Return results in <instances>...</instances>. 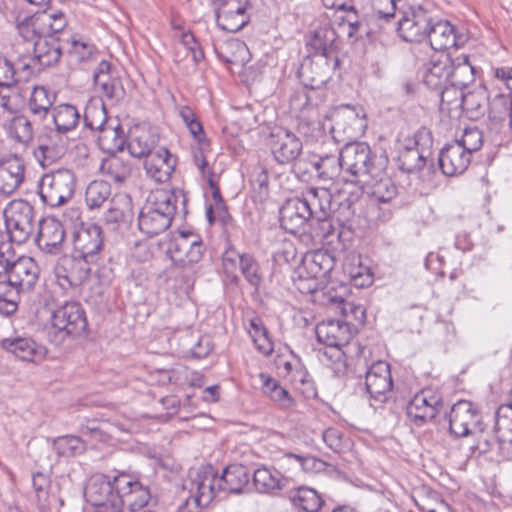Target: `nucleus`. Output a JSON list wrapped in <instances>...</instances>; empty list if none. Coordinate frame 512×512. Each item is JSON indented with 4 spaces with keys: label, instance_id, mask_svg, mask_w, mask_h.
Instances as JSON below:
<instances>
[{
    "label": "nucleus",
    "instance_id": "f257e3e1",
    "mask_svg": "<svg viewBox=\"0 0 512 512\" xmlns=\"http://www.w3.org/2000/svg\"><path fill=\"white\" fill-rule=\"evenodd\" d=\"M375 156L370 146L365 142L346 144L340 151L338 159L332 156L322 157L312 162V166L323 179H332L337 173V163L342 180L351 187L363 188L376 177L377 168L374 165Z\"/></svg>",
    "mask_w": 512,
    "mask_h": 512
},
{
    "label": "nucleus",
    "instance_id": "f03ea898",
    "mask_svg": "<svg viewBox=\"0 0 512 512\" xmlns=\"http://www.w3.org/2000/svg\"><path fill=\"white\" fill-rule=\"evenodd\" d=\"M177 195L165 189L153 192L138 216V226L148 237L156 236L171 225L176 212Z\"/></svg>",
    "mask_w": 512,
    "mask_h": 512
},
{
    "label": "nucleus",
    "instance_id": "7ed1b4c3",
    "mask_svg": "<svg viewBox=\"0 0 512 512\" xmlns=\"http://www.w3.org/2000/svg\"><path fill=\"white\" fill-rule=\"evenodd\" d=\"M53 342L61 343L68 336L83 335L88 328L86 312L79 302H66L53 311L51 315Z\"/></svg>",
    "mask_w": 512,
    "mask_h": 512
},
{
    "label": "nucleus",
    "instance_id": "20e7f679",
    "mask_svg": "<svg viewBox=\"0 0 512 512\" xmlns=\"http://www.w3.org/2000/svg\"><path fill=\"white\" fill-rule=\"evenodd\" d=\"M76 177L69 169H59L44 174L38 183L41 201L50 207L67 203L74 195Z\"/></svg>",
    "mask_w": 512,
    "mask_h": 512
},
{
    "label": "nucleus",
    "instance_id": "39448f33",
    "mask_svg": "<svg viewBox=\"0 0 512 512\" xmlns=\"http://www.w3.org/2000/svg\"><path fill=\"white\" fill-rule=\"evenodd\" d=\"M4 217L8 238L17 244L25 243L35 228L34 207L25 200H13L4 210Z\"/></svg>",
    "mask_w": 512,
    "mask_h": 512
},
{
    "label": "nucleus",
    "instance_id": "423d86ee",
    "mask_svg": "<svg viewBox=\"0 0 512 512\" xmlns=\"http://www.w3.org/2000/svg\"><path fill=\"white\" fill-rule=\"evenodd\" d=\"M398 34L406 42L422 43L426 40L432 21L431 13L421 4L407 1L399 11Z\"/></svg>",
    "mask_w": 512,
    "mask_h": 512
},
{
    "label": "nucleus",
    "instance_id": "0eeeda50",
    "mask_svg": "<svg viewBox=\"0 0 512 512\" xmlns=\"http://www.w3.org/2000/svg\"><path fill=\"white\" fill-rule=\"evenodd\" d=\"M87 501L95 507L94 512H122L123 500L114 493L109 475H99L85 489Z\"/></svg>",
    "mask_w": 512,
    "mask_h": 512
},
{
    "label": "nucleus",
    "instance_id": "6e6552de",
    "mask_svg": "<svg viewBox=\"0 0 512 512\" xmlns=\"http://www.w3.org/2000/svg\"><path fill=\"white\" fill-rule=\"evenodd\" d=\"M366 390L370 395V405L375 410L389 400L393 381L390 365L385 361L373 363L365 375Z\"/></svg>",
    "mask_w": 512,
    "mask_h": 512
},
{
    "label": "nucleus",
    "instance_id": "1a4fd4ad",
    "mask_svg": "<svg viewBox=\"0 0 512 512\" xmlns=\"http://www.w3.org/2000/svg\"><path fill=\"white\" fill-rule=\"evenodd\" d=\"M413 146H405L399 153V169L406 173L420 171L426 162V157L430 154L432 138L426 128L419 129L412 141Z\"/></svg>",
    "mask_w": 512,
    "mask_h": 512
},
{
    "label": "nucleus",
    "instance_id": "9d476101",
    "mask_svg": "<svg viewBox=\"0 0 512 512\" xmlns=\"http://www.w3.org/2000/svg\"><path fill=\"white\" fill-rule=\"evenodd\" d=\"M449 431L455 437L475 435L482 430L481 415L469 401L455 403L448 415Z\"/></svg>",
    "mask_w": 512,
    "mask_h": 512
},
{
    "label": "nucleus",
    "instance_id": "9b49d317",
    "mask_svg": "<svg viewBox=\"0 0 512 512\" xmlns=\"http://www.w3.org/2000/svg\"><path fill=\"white\" fill-rule=\"evenodd\" d=\"M442 397L431 389H423L407 404L406 414L416 426L432 421L443 408Z\"/></svg>",
    "mask_w": 512,
    "mask_h": 512
},
{
    "label": "nucleus",
    "instance_id": "f8f14e48",
    "mask_svg": "<svg viewBox=\"0 0 512 512\" xmlns=\"http://www.w3.org/2000/svg\"><path fill=\"white\" fill-rule=\"evenodd\" d=\"M73 253L86 262L95 264L103 249L102 228L97 224L82 225L73 237Z\"/></svg>",
    "mask_w": 512,
    "mask_h": 512
},
{
    "label": "nucleus",
    "instance_id": "ddd939ff",
    "mask_svg": "<svg viewBox=\"0 0 512 512\" xmlns=\"http://www.w3.org/2000/svg\"><path fill=\"white\" fill-rule=\"evenodd\" d=\"M337 66L325 55H313L298 70L302 84L308 88H322L331 78Z\"/></svg>",
    "mask_w": 512,
    "mask_h": 512
},
{
    "label": "nucleus",
    "instance_id": "4468645a",
    "mask_svg": "<svg viewBox=\"0 0 512 512\" xmlns=\"http://www.w3.org/2000/svg\"><path fill=\"white\" fill-rule=\"evenodd\" d=\"M169 252L171 258L182 265L194 264L202 258V241L192 232H181L171 242Z\"/></svg>",
    "mask_w": 512,
    "mask_h": 512
},
{
    "label": "nucleus",
    "instance_id": "2eb2a0df",
    "mask_svg": "<svg viewBox=\"0 0 512 512\" xmlns=\"http://www.w3.org/2000/svg\"><path fill=\"white\" fill-rule=\"evenodd\" d=\"M91 263L73 253L72 256H65L58 262L55 273L62 286L65 283L70 287H78L89 277Z\"/></svg>",
    "mask_w": 512,
    "mask_h": 512
},
{
    "label": "nucleus",
    "instance_id": "dca6fc26",
    "mask_svg": "<svg viewBox=\"0 0 512 512\" xmlns=\"http://www.w3.org/2000/svg\"><path fill=\"white\" fill-rule=\"evenodd\" d=\"M281 227L289 233H306V226L311 223L310 214L307 212L301 197L288 199L280 208Z\"/></svg>",
    "mask_w": 512,
    "mask_h": 512
},
{
    "label": "nucleus",
    "instance_id": "f3484780",
    "mask_svg": "<svg viewBox=\"0 0 512 512\" xmlns=\"http://www.w3.org/2000/svg\"><path fill=\"white\" fill-rule=\"evenodd\" d=\"M64 239L65 230L60 221L47 218L39 222L36 244L40 250L48 254H58L62 250Z\"/></svg>",
    "mask_w": 512,
    "mask_h": 512
},
{
    "label": "nucleus",
    "instance_id": "a211bd4d",
    "mask_svg": "<svg viewBox=\"0 0 512 512\" xmlns=\"http://www.w3.org/2000/svg\"><path fill=\"white\" fill-rule=\"evenodd\" d=\"M5 275L18 290L30 291L38 280L39 268L32 258L17 257Z\"/></svg>",
    "mask_w": 512,
    "mask_h": 512
},
{
    "label": "nucleus",
    "instance_id": "6ab92c4d",
    "mask_svg": "<svg viewBox=\"0 0 512 512\" xmlns=\"http://www.w3.org/2000/svg\"><path fill=\"white\" fill-rule=\"evenodd\" d=\"M334 220L335 219L331 216L324 219H315V221H311L309 229L306 232H308L313 239L330 245L333 244L334 238H336L337 241L345 247L346 243L351 240L352 231L350 228L339 226L338 223L336 226Z\"/></svg>",
    "mask_w": 512,
    "mask_h": 512
},
{
    "label": "nucleus",
    "instance_id": "aec40b11",
    "mask_svg": "<svg viewBox=\"0 0 512 512\" xmlns=\"http://www.w3.org/2000/svg\"><path fill=\"white\" fill-rule=\"evenodd\" d=\"M301 140L292 132L282 130L272 134L271 152L274 159L280 164L294 162L302 151Z\"/></svg>",
    "mask_w": 512,
    "mask_h": 512
},
{
    "label": "nucleus",
    "instance_id": "412c9836",
    "mask_svg": "<svg viewBox=\"0 0 512 512\" xmlns=\"http://www.w3.org/2000/svg\"><path fill=\"white\" fill-rule=\"evenodd\" d=\"M1 348L27 362L41 361L46 355V348L30 337L4 338L1 341Z\"/></svg>",
    "mask_w": 512,
    "mask_h": 512
},
{
    "label": "nucleus",
    "instance_id": "4be33fe9",
    "mask_svg": "<svg viewBox=\"0 0 512 512\" xmlns=\"http://www.w3.org/2000/svg\"><path fill=\"white\" fill-rule=\"evenodd\" d=\"M311 221L331 216L333 196L326 188L311 187L302 193L301 197Z\"/></svg>",
    "mask_w": 512,
    "mask_h": 512
},
{
    "label": "nucleus",
    "instance_id": "5701e85b",
    "mask_svg": "<svg viewBox=\"0 0 512 512\" xmlns=\"http://www.w3.org/2000/svg\"><path fill=\"white\" fill-rule=\"evenodd\" d=\"M449 65L451 57L448 54L433 56L423 69V82L433 90L443 91L449 85Z\"/></svg>",
    "mask_w": 512,
    "mask_h": 512
},
{
    "label": "nucleus",
    "instance_id": "b1692460",
    "mask_svg": "<svg viewBox=\"0 0 512 512\" xmlns=\"http://www.w3.org/2000/svg\"><path fill=\"white\" fill-rule=\"evenodd\" d=\"M470 162V154H467L455 142L446 144L439 153L438 163L440 169L447 176L462 174L467 170Z\"/></svg>",
    "mask_w": 512,
    "mask_h": 512
},
{
    "label": "nucleus",
    "instance_id": "393cba45",
    "mask_svg": "<svg viewBox=\"0 0 512 512\" xmlns=\"http://www.w3.org/2000/svg\"><path fill=\"white\" fill-rule=\"evenodd\" d=\"M334 265V257L327 251H314L304 257L299 277L314 281L326 278L333 270Z\"/></svg>",
    "mask_w": 512,
    "mask_h": 512
},
{
    "label": "nucleus",
    "instance_id": "a878e982",
    "mask_svg": "<svg viewBox=\"0 0 512 512\" xmlns=\"http://www.w3.org/2000/svg\"><path fill=\"white\" fill-rule=\"evenodd\" d=\"M58 131H50L40 139L39 146L34 151L38 162L45 167L62 157L68 144L67 138Z\"/></svg>",
    "mask_w": 512,
    "mask_h": 512
},
{
    "label": "nucleus",
    "instance_id": "bb28decb",
    "mask_svg": "<svg viewBox=\"0 0 512 512\" xmlns=\"http://www.w3.org/2000/svg\"><path fill=\"white\" fill-rule=\"evenodd\" d=\"M132 199L127 194H116L110 200V207L103 215L104 223L116 230L122 225H128L133 219Z\"/></svg>",
    "mask_w": 512,
    "mask_h": 512
},
{
    "label": "nucleus",
    "instance_id": "cd10ccee",
    "mask_svg": "<svg viewBox=\"0 0 512 512\" xmlns=\"http://www.w3.org/2000/svg\"><path fill=\"white\" fill-rule=\"evenodd\" d=\"M316 337L326 346H343L351 338L350 326L343 321L329 319L316 326Z\"/></svg>",
    "mask_w": 512,
    "mask_h": 512
},
{
    "label": "nucleus",
    "instance_id": "c85d7f7f",
    "mask_svg": "<svg viewBox=\"0 0 512 512\" xmlns=\"http://www.w3.org/2000/svg\"><path fill=\"white\" fill-rule=\"evenodd\" d=\"M363 188L352 187L350 191H341L333 197V207L331 217L339 224L346 227L355 215V203L362 195Z\"/></svg>",
    "mask_w": 512,
    "mask_h": 512
},
{
    "label": "nucleus",
    "instance_id": "c756f323",
    "mask_svg": "<svg viewBox=\"0 0 512 512\" xmlns=\"http://www.w3.org/2000/svg\"><path fill=\"white\" fill-rule=\"evenodd\" d=\"M175 159L168 149L161 147L147 157L144 167L147 175L156 182L163 183L169 180L175 168Z\"/></svg>",
    "mask_w": 512,
    "mask_h": 512
},
{
    "label": "nucleus",
    "instance_id": "7c9ffc66",
    "mask_svg": "<svg viewBox=\"0 0 512 512\" xmlns=\"http://www.w3.org/2000/svg\"><path fill=\"white\" fill-rule=\"evenodd\" d=\"M218 475L209 468L202 473H197L195 478L191 480L190 491L194 493V498L200 506L209 505L212 500L221 492L217 489Z\"/></svg>",
    "mask_w": 512,
    "mask_h": 512
},
{
    "label": "nucleus",
    "instance_id": "2f4dec72",
    "mask_svg": "<svg viewBox=\"0 0 512 512\" xmlns=\"http://www.w3.org/2000/svg\"><path fill=\"white\" fill-rule=\"evenodd\" d=\"M307 292L315 293L317 300L325 305H337L340 312L344 316H348L349 313L354 314L355 318L358 319V314L361 318L365 315V310L360 305H355L352 302L345 301L342 294L337 293L333 286H326L322 290H317L316 285H308Z\"/></svg>",
    "mask_w": 512,
    "mask_h": 512
},
{
    "label": "nucleus",
    "instance_id": "473e14b6",
    "mask_svg": "<svg viewBox=\"0 0 512 512\" xmlns=\"http://www.w3.org/2000/svg\"><path fill=\"white\" fill-rule=\"evenodd\" d=\"M216 481L219 492L240 494L249 482V473L245 466L232 464L223 470Z\"/></svg>",
    "mask_w": 512,
    "mask_h": 512
},
{
    "label": "nucleus",
    "instance_id": "72a5a7b5",
    "mask_svg": "<svg viewBox=\"0 0 512 512\" xmlns=\"http://www.w3.org/2000/svg\"><path fill=\"white\" fill-rule=\"evenodd\" d=\"M288 478L273 467H260L253 473V484L260 493L275 494L287 487Z\"/></svg>",
    "mask_w": 512,
    "mask_h": 512
},
{
    "label": "nucleus",
    "instance_id": "f704fd0d",
    "mask_svg": "<svg viewBox=\"0 0 512 512\" xmlns=\"http://www.w3.org/2000/svg\"><path fill=\"white\" fill-rule=\"evenodd\" d=\"M426 45L434 51H443L457 45L454 27L448 21H437L429 26Z\"/></svg>",
    "mask_w": 512,
    "mask_h": 512
},
{
    "label": "nucleus",
    "instance_id": "c9c22d12",
    "mask_svg": "<svg viewBox=\"0 0 512 512\" xmlns=\"http://www.w3.org/2000/svg\"><path fill=\"white\" fill-rule=\"evenodd\" d=\"M337 38L338 35L332 27L323 26L314 31L309 44L316 52L314 55H325L338 66L339 58L335 53Z\"/></svg>",
    "mask_w": 512,
    "mask_h": 512
},
{
    "label": "nucleus",
    "instance_id": "e433bc0d",
    "mask_svg": "<svg viewBox=\"0 0 512 512\" xmlns=\"http://www.w3.org/2000/svg\"><path fill=\"white\" fill-rule=\"evenodd\" d=\"M24 171L25 166L18 158L0 166V193L6 196L14 193L24 180Z\"/></svg>",
    "mask_w": 512,
    "mask_h": 512
},
{
    "label": "nucleus",
    "instance_id": "4c0bfd02",
    "mask_svg": "<svg viewBox=\"0 0 512 512\" xmlns=\"http://www.w3.org/2000/svg\"><path fill=\"white\" fill-rule=\"evenodd\" d=\"M60 39L43 38L34 43V58L38 66L51 67L58 63L62 55L63 46Z\"/></svg>",
    "mask_w": 512,
    "mask_h": 512
},
{
    "label": "nucleus",
    "instance_id": "58836bf2",
    "mask_svg": "<svg viewBox=\"0 0 512 512\" xmlns=\"http://www.w3.org/2000/svg\"><path fill=\"white\" fill-rule=\"evenodd\" d=\"M449 74V85L460 89L472 83L475 78L474 67L470 64L468 56L464 54L451 58Z\"/></svg>",
    "mask_w": 512,
    "mask_h": 512
},
{
    "label": "nucleus",
    "instance_id": "ea45409f",
    "mask_svg": "<svg viewBox=\"0 0 512 512\" xmlns=\"http://www.w3.org/2000/svg\"><path fill=\"white\" fill-rule=\"evenodd\" d=\"M492 92V89L488 90L485 86H478L472 91L464 93L462 95V108L470 114L471 118L483 116Z\"/></svg>",
    "mask_w": 512,
    "mask_h": 512
},
{
    "label": "nucleus",
    "instance_id": "a19ab883",
    "mask_svg": "<svg viewBox=\"0 0 512 512\" xmlns=\"http://www.w3.org/2000/svg\"><path fill=\"white\" fill-rule=\"evenodd\" d=\"M98 145L100 149L108 154H115L122 151L125 145V136L122 127L109 124L99 131Z\"/></svg>",
    "mask_w": 512,
    "mask_h": 512
},
{
    "label": "nucleus",
    "instance_id": "79ce46f5",
    "mask_svg": "<svg viewBox=\"0 0 512 512\" xmlns=\"http://www.w3.org/2000/svg\"><path fill=\"white\" fill-rule=\"evenodd\" d=\"M80 120V113L74 105L60 104L53 109L55 131L66 134L74 130Z\"/></svg>",
    "mask_w": 512,
    "mask_h": 512
},
{
    "label": "nucleus",
    "instance_id": "37998d69",
    "mask_svg": "<svg viewBox=\"0 0 512 512\" xmlns=\"http://www.w3.org/2000/svg\"><path fill=\"white\" fill-rule=\"evenodd\" d=\"M41 12H36L31 16H25L17 21V30L19 35L26 41H35L45 38L44 26Z\"/></svg>",
    "mask_w": 512,
    "mask_h": 512
},
{
    "label": "nucleus",
    "instance_id": "c03bdc74",
    "mask_svg": "<svg viewBox=\"0 0 512 512\" xmlns=\"http://www.w3.org/2000/svg\"><path fill=\"white\" fill-rule=\"evenodd\" d=\"M55 100V93L49 91L44 86H37L31 92L28 107L33 115L45 118Z\"/></svg>",
    "mask_w": 512,
    "mask_h": 512
},
{
    "label": "nucleus",
    "instance_id": "a18cd8bd",
    "mask_svg": "<svg viewBox=\"0 0 512 512\" xmlns=\"http://www.w3.org/2000/svg\"><path fill=\"white\" fill-rule=\"evenodd\" d=\"M52 446L58 458H72L86 451L85 442L74 435L59 436L53 440Z\"/></svg>",
    "mask_w": 512,
    "mask_h": 512
},
{
    "label": "nucleus",
    "instance_id": "49530a36",
    "mask_svg": "<svg viewBox=\"0 0 512 512\" xmlns=\"http://www.w3.org/2000/svg\"><path fill=\"white\" fill-rule=\"evenodd\" d=\"M100 171L116 183H123L131 175L130 165L114 154L102 161Z\"/></svg>",
    "mask_w": 512,
    "mask_h": 512
},
{
    "label": "nucleus",
    "instance_id": "de8ad7c7",
    "mask_svg": "<svg viewBox=\"0 0 512 512\" xmlns=\"http://www.w3.org/2000/svg\"><path fill=\"white\" fill-rule=\"evenodd\" d=\"M321 88H304L295 92L290 99V107L296 111H303L305 109L315 108L323 101V93Z\"/></svg>",
    "mask_w": 512,
    "mask_h": 512
},
{
    "label": "nucleus",
    "instance_id": "09e8293b",
    "mask_svg": "<svg viewBox=\"0 0 512 512\" xmlns=\"http://www.w3.org/2000/svg\"><path fill=\"white\" fill-rule=\"evenodd\" d=\"M110 197L111 185L103 180L92 181L85 191V203L90 210L99 209Z\"/></svg>",
    "mask_w": 512,
    "mask_h": 512
},
{
    "label": "nucleus",
    "instance_id": "8fccbe9b",
    "mask_svg": "<svg viewBox=\"0 0 512 512\" xmlns=\"http://www.w3.org/2000/svg\"><path fill=\"white\" fill-rule=\"evenodd\" d=\"M291 500L294 506L303 512H317L323 503L319 494L308 487L298 488L291 496Z\"/></svg>",
    "mask_w": 512,
    "mask_h": 512
},
{
    "label": "nucleus",
    "instance_id": "3c124183",
    "mask_svg": "<svg viewBox=\"0 0 512 512\" xmlns=\"http://www.w3.org/2000/svg\"><path fill=\"white\" fill-rule=\"evenodd\" d=\"M125 502L128 505L127 511L130 512L153 510L150 504V489L147 486L143 485L141 482H139V484L134 485L133 491L125 497L124 503Z\"/></svg>",
    "mask_w": 512,
    "mask_h": 512
},
{
    "label": "nucleus",
    "instance_id": "603ef678",
    "mask_svg": "<svg viewBox=\"0 0 512 512\" xmlns=\"http://www.w3.org/2000/svg\"><path fill=\"white\" fill-rule=\"evenodd\" d=\"M335 127L342 129L350 138L353 136V132L356 127L361 124L359 114L354 108L349 105L343 106L339 109L334 116Z\"/></svg>",
    "mask_w": 512,
    "mask_h": 512
},
{
    "label": "nucleus",
    "instance_id": "864d4df0",
    "mask_svg": "<svg viewBox=\"0 0 512 512\" xmlns=\"http://www.w3.org/2000/svg\"><path fill=\"white\" fill-rule=\"evenodd\" d=\"M108 475L111 485H113L114 493H117L123 501L133 491L134 485L140 482L135 475L125 471H114Z\"/></svg>",
    "mask_w": 512,
    "mask_h": 512
},
{
    "label": "nucleus",
    "instance_id": "5fc2aeb1",
    "mask_svg": "<svg viewBox=\"0 0 512 512\" xmlns=\"http://www.w3.org/2000/svg\"><path fill=\"white\" fill-rule=\"evenodd\" d=\"M154 138L149 132H141L139 135L132 136L128 142L129 153L136 158L149 157L154 148Z\"/></svg>",
    "mask_w": 512,
    "mask_h": 512
},
{
    "label": "nucleus",
    "instance_id": "6e6d98bb",
    "mask_svg": "<svg viewBox=\"0 0 512 512\" xmlns=\"http://www.w3.org/2000/svg\"><path fill=\"white\" fill-rule=\"evenodd\" d=\"M84 124L91 130L100 131L109 125L107 122V111L105 105L91 104L89 105L84 114Z\"/></svg>",
    "mask_w": 512,
    "mask_h": 512
},
{
    "label": "nucleus",
    "instance_id": "4d7b16f0",
    "mask_svg": "<svg viewBox=\"0 0 512 512\" xmlns=\"http://www.w3.org/2000/svg\"><path fill=\"white\" fill-rule=\"evenodd\" d=\"M42 20L45 21L44 26L45 38L60 39L57 34L61 33L67 25L66 18L63 13H51L41 11Z\"/></svg>",
    "mask_w": 512,
    "mask_h": 512
},
{
    "label": "nucleus",
    "instance_id": "13d9d810",
    "mask_svg": "<svg viewBox=\"0 0 512 512\" xmlns=\"http://www.w3.org/2000/svg\"><path fill=\"white\" fill-rule=\"evenodd\" d=\"M341 347L342 346H326L325 349L319 353L321 362L331 366L335 372H342L346 368V357Z\"/></svg>",
    "mask_w": 512,
    "mask_h": 512
},
{
    "label": "nucleus",
    "instance_id": "bf43d9fd",
    "mask_svg": "<svg viewBox=\"0 0 512 512\" xmlns=\"http://www.w3.org/2000/svg\"><path fill=\"white\" fill-rule=\"evenodd\" d=\"M240 269L245 279L254 287L259 286L262 276L259 272V265L250 254H238Z\"/></svg>",
    "mask_w": 512,
    "mask_h": 512
},
{
    "label": "nucleus",
    "instance_id": "052dcab7",
    "mask_svg": "<svg viewBox=\"0 0 512 512\" xmlns=\"http://www.w3.org/2000/svg\"><path fill=\"white\" fill-rule=\"evenodd\" d=\"M41 67L38 66L34 57L21 56L14 64V71L16 76V83L26 82L36 73L40 72Z\"/></svg>",
    "mask_w": 512,
    "mask_h": 512
},
{
    "label": "nucleus",
    "instance_id": "680f3d73",
    "mask_svg": "<svg viewBox=\"0 0 512 512\" xmlns=\"http://www.w3.org/2000/svg\"><path fill=\"white\" fill-rule=\"evenodd\" d=\"M14 241L0 232V276L5 275L11 265L16 261L17 255L13 247Z\"/></svg>",
    "mask_w": 512,
    "mask_h": 512
},
{
    "label": "nucleus",
    "instance_id": "e2e57ef3",
    "mask_svg": "<svg viewBox=\"0 0 512 512\" xmlns=\"http://www.w3.org/2000/svg\"><path fill=\"white\" fill-rule=\"evenodd\" d=\"M456 144H459L462 149L466 151L467 154H470L472 157V153L480 150L483 144V135L482 132L474 127L467 128L464 130V133L461 139L455 141Z\"/></svg>",
    "mask_w": 512,
    "mask_h": 512
},
{
    "label": "nucleus",
    "instance_id": "0e129e2a",
    "mask_svg": "<svg viewBox=\"0 0 512 512\" xmlns=\"http://www.w3.org/2000/svg\"><path fill=\"white\" fill-rule=\"evenodd\" d=\"M373 185L372 194L376 197L379 202L387 203L396 197L398 193V188L392 179L385 177L380 178L375 181V183H371Z\"/></svg>",
    "mask_w": 512,
    "mask_h": 512
},
{
    "label": "nucleus",
    "instance_id": "69168bd1",
    "mask_svg": "<svg viewBox=\"0 0 512 512\" xmlns=\"http://www.w3.org/2000/svg\"><path fill=\"white\" fill-rule=\"evenodd\" d=\"M493 78L489 82L492 90L502 91V86H504L505 90L508 91L506 96H512V68L511 67H499L492 68Z\"/></svg>",
    "mask_w": 512,
    "mask_h": 512
},
{
    "label": "nucleus",
    "instance_id": "338daca9",
    "mask_svg": "<svg viewBox=\"0 0 512 512\" xmlns=\"http://www.w3.org/2000/svg\"><path fill=\"white\" fill-rule=\"evenodd\" d=\"M475 443L470 447L471 456H481L489 452L493 445L495 444V437L489 432L484 431V426L482 425V430L477 431Z\"/></svg>",
    "mask_w": 512,
    "mask_h": 512
},
{
    "label": "nucleus",
    "instance_id": "774afa93",
    "mask_svg": "<svg viewBox=\"0 0 512 512\" xmlns=\"http://www.w3.org/2000/svg\"><path fill=\"white\" fill-rule=\"evenodd\" d=\"M13 129L16 138L21 143H28L33 139V127L32 123L26 116H17L13 120Z\"/></svg>",
    "mask_w": 512,
    "mask_h": 512
}]
</instances>
